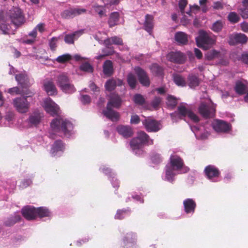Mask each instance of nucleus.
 <instances>
[{
  "label": "nucleus",
  "mask_w": 248,
  "mask_h": 248,
  "mask_svg": "<svg viewBox=\"0 0 248 248\" xmlns=\"http://www.w3.org/2000/svg\"><path fill=\"white\" fill-rule=\"evenodd\" d=\"M16 81L21 85H27L29 83V79L25 74H20L16 76Z\"/></svg>",
  "instance_id": "29"
},
{
  "label": "nucleus",
  "mask_w": 248,
  "mask_h": 248,
  "mask_svg": "<svg viewBox=\"0 0 248 248\" xmlns=\"http://www.w3.org/2000/svg\"><path fill=\"white\" fill-rule=\"evenodd\" d=\"M194 53L195 56L198 59H201L202 57V52L198 48L194 49Z\"/></svg>",
  "instance_id": "59"
},
{
  "label": "nucleus",
  "mask_w": 248,
  "mask_h": 248,
  "mask_svg": "<svg viewBox=\"0 0 248 248\" xmlns=\"http://www.w3.org/2000/svg\"><path fill=\"white\" fill-rule=\"evenodd\" d=\"M185 211L187 213L193 212L196 204L194 202L190 199H188L184 202Z\"/></svg>",
  "instance_id": "24"
},
{
  "label": "nucleus",
  "mask_w": 248,
  "mask_h": 248,
  "mask_svg": "<svg viewBox=\"0 0 248 248\" xmlns=\"http://www.w3.org/2000/svg\"><path fill=\"white\" fill-rule=\"evenodd\" d=\"M223 27V22L221 21L218 20L213 24L212 30L215 32H219L221 31Z\"/></svg>",
  "instance_id": "39"
},
{
  "label": "nucleus",
  "mask_w": 248,
  "mask_h": 248,
  "mask_svg": "<svg viewBox=\"0 0 248 248\" xmlns=\"http://www.w3.org/2000/svg\"><path fill=\"white\" fill-rule=\"evenodd\" d=\"M122 83V81L120 79H109L106 82L105 88L106 90L111 91L114 90L116 86H120Z\"/></svg>",
  "instance_id": "18"
},
{
  "label": "nucleus",
  "mask_w": 248,
  "mask_h": 248,
  "mask_svg": "<svg viewBox=\"0 0 248 248\" xmlns=\"http://www.w3.org/2000/svg\"><path fill=\"white\" fill-rule=\"evenodd\" d=\"M187 4V1L186 0H180L179 3V8L180 9L181 12L184 14V9L185 7Z\"/></svg>",
  "instance_id": "49"
},
{
  "label": "nucleus",
  "mask_w": 248,
  "mask_h": 248,
  "mask_svg": "<svg viewBox=\"0 0 248 248\" xmlns=\"http://www.w3.org/2000/svg\"><path fill=\"white\" fill-rule=\"evenodd\" d=\"M29 36L30 37H31V39H33V40L35 41V39L37 36V31L36 30L34 29L33 31H32L31 32H30L29 33Z\"/></svg>",
  "instance_id": "62"
},
{
  "label": "nucleus",
  "mask_w": 248,
  "mask_h": 248,
  "mask_svg": "<svg viewBox=\"0 0 248 248\" xmlns=\"http://www.w3.org/2000/svg\"><path fill=\"white\" fill-rule=\"evenodd\" d=\"M81 101L84 104H87L91 102V98L88 95H83L81 97Z\"/></svg>",
  "instance_id": "51"
},
{
  "label": "nucleus",
  "mask_w": 248,
  "mask_h": 248,
  "mask_svg": "<svg viewBox=\"0 0 248 248\" xmlns=\"http://www.w3.org/2000/svg\"><path fill=\"white\" fill-rule=\"evenodd\" d=\"M10 17L16 26L22 24L24 21L21 10L18 8H14L10 11Z\"/></svg>",
  "instance_id": "9"
},
{
  "label": "nucleus",
  "mask_w": 248,
  "mask_h": 248,
  "mask_svg": "<svg viewBox=\"0 0 248 248\" xmlns=\"http://www.w3.org/2000/svg\"><path fill=\"white\" fill-rule=\"evenodd\" d=\"M205 172L206 175L209 179L217 177L219 174L217 169L215 167L210 165L206 167Z\"/></svg>",
  "instance_id": "21"
},
{
  "label": "nucleus",
  "mask_w": 248,
  "mask_h": 248,
  "mask_svg": "<svg viewBox=\"0 0 248 248\" xmlns=\"http://www.w3.org/2000/svg\"><path fill=\"white\" fill-rule=\"evenodd\" d=\"M241 30L244 32H248V23L243 22L241 24Z\"/></svg>",
  "instance_id": "58"
},
{
  "label": "nucleus",
  "mask_w": 248,
  "mask_h": 248,
  "mask_svg": "<svg viewBox=\"0 0 248 248\" xmlns=\"http://www.w3.org/2000/svg\"><path fill=\"white\" fill-rule=\"evenodd\" d=\"M167 58L171 62L183 63L186 59V56L180 51L171 52L167 55Z\"/></svg>",
  "instance_id": "15"
},
{
  "label": "nucleus",
  "mask_w": 248,
  "mask_h": 248,
  "mask_svg": "<svg viewBox=\"0 0 248 248\" xmlns=\"http://www.w3.org/2000/svg\"><path fill=\"white\" fill-rule=\"evenodd\" d=\"M235 90L237 93L243 94L246 92V86L245 84L242 82L238 81L236 83Z\"/></svg>",
  "instance_id": "31"
},
{
  "label": "nucleus",
  "mask_w": 248,
  "mask_h": 248,
  "mask_svg": "<svg viewBox=\"0 0 248 248\" xmlns=\"http://www.w3.org/2000/svg\"><path fill=\"white\" fill-rule=\"evenodd\" d=\"M199 113L204 117L213 116L215 112V106L212 104L207 105L205 103H202L199 107Z\"/></svg>",
  "instance_id": "8"
},
{
  "label": "nucleus",
  "mask_w": 248,
  "mask_h": 248,
  "mask_svg": "<svg viewBox=\"0 0 248 248\" xmlns=\"http://www.w3.org/2000/svg\"><path fill=\"white\" fill-rule=\"evenodd\" d=\"M153 16L147 15L146 16L145 21L144 22L145 29L150 33L151 32L152 29L153 27Z\"/></svg>",
  "instance_id": "25"
},
{
  "label": "nucleus",
  "mask_w": 248,
  "mask_h": 248,
  "mask_svg": "<svg viewBox=\"0 0 248 248\" xmlns=\"http://www.w3.org/2000/svg\"><path fill=\"white\" fill-rule=\"evenodd\" d=\"M58 40L57 37H53L49 43V45L51 49L53 50H55L56 47V43Z\"/></svg>",
  "instance_id": "48"
},
{
  "label": "nucleus",
  "mask_w": 248,
  "mask_h": 248,
  "mask_svg": "<svg viewBox=\"0 0 248 248\" xmlns=\"http://www.w3.org/2000/svg\"><path fill=\"white\" fill-rule=\"evenodd\" d=\"M170 166H167L166 169V179L168 181H171L175 173L173 170H179L184 165L183 162L181 158L176 155H171L170 158Z\"/></svg>",
  "instance_id": "3"
},
{
  "label": "nucleus",
  "mask_w": 248,
  "mask_h": 248,
  "mask_svg": "<svg viewBox=\"0 0 248 248\" xmlns=\"http://www.w3.org/2000/svg\"><path fill=\"white\" fill-rule=\"evenodd\" d=\"M241 16L243 18H248V10H244L241 13Z\"/></svg>",
  "instance_id": "64"
},
{
  "label": "nucleus",
  "mask_w": 248,
  "mask_h": 248,
  "mask_svg": "<svg viewBox=\"0 0 248 248\" xmlns=\"http://www.w3.org/2000/svg\"><path fill=\"white\" fill-rule=\"evenodd\" d=\"M35 213L36 216H38L41 217L48 216L50 214L48 209L43 207L35 208Z\"/></svg>",
  "instance_id": "32"
},
{
  "label": "nucleus",
  "mask_w": 248,
  "mask_h": 248,
  "mask_svg": "<svg viewBox=\"0 0 248 248\" xmlns=\"http://www.w3.org/2000/svg\"><path fill=\"white\" fill-rule=\"evenodd\" d=\"M0 30L2 31V33L4 34L8 33V26L4 23H1V24H0Z\"/></svg>",
  "instance_id": "52"
},
{
  "label": "nucleus",
  "mask_w": 248,
  "mask_h": 248,
  "mask_svg": "<svg viewBox=\"0 0 248 248\" xmlns=\"http://www.w3.org/2000/svg\"><path fill=\"white\" fill-rule=\"evenodd\" d=\"M121 103V100L116 94H112L108 103L107 109L103 111L104 115L112 121L119 120L120 115L119 113L112 110L111 107L118 108Z\"/></svg>",
  "instance_id": "2"
},
{
  "label": "nucleus",
  "mask_w": 248,
  "mask_h": 248,
  "mask_svg": "<svg viewBox=\"0 0 248 248\" xmlns=\"http://www.w3.org/2000/svg\"><path fill=\"white\" fill-rule=\"evenodd\" d=\"M42 106L46 112L52 116L57 114L59 112L58 105L49 97L43 100Z\"/></svg>",
  "instance_id": "6"
},
{
  "label": "nucleus",
  "mask_w": 248,
  "mask_h": 248,
  "mask_svg": "<svg viewBox=\"0 0 248 248\" xmlns=\"http://www.w3.org/2000/svg\"><path fill=\"white\" fill-rule=\"evenodd\" d=\"M104 43L107 47H109V46L112 44L123 45V41L121 38L117 36H113L105 40Z\"/></svg>",
  "instance_id": "23"
},
{
  "label": "nucleus",
  "mask_w": 248,
  "mask_h": 248,
  "mask_svg": "<svg viewBox=\"0 0 248 248\" xmlns=\"http://www.w3.org/2000/svg\"><path fill=\"white\" fill-rule=\"evenodd\" d=\"M8 92L12 94H17L20 93L17 87H13L8 90Z\"/></svg>",
  "instance_id": "54"
},
{
  "label": "nucleus",
  "mask_w": 248,
  "mask_h": 248,
  "mask_svg": "<svg viewBox=\"0 0 248 248\" xmlns=\"http://www.w3.org/2000/svg\"><path fill=\"white\" fill-rule=\"evenodd\" d=\"M200 10V7L197 5H194L193 6H190V11L187 12V14L189 15L191 12H193L194 11H199Z\"/></svg>",
  "instance_id": "61"
},
{
  "label": "nucleus",
  "mask_w": 248,
  "mask_h": 248,
  "mask_svg": "<svg viewBox=\"0 0 248 248\" xmlns=\"http://www.w3.org/2000/svg\"><path fill=\"white\" fill-rule=\"evenodd\" d=\"M62 17L64 18H72L75 16L73 9L64 11L62 14Z\"/></svg>",
  "instance_id": "42"
},
{
  "label": "nucleus",
  "mask_w": 248,
  "mask_h": 248,
  "mask_svg": "<svg viewBox=\"0 0 248 248\" xmlns=\"http://www.w3.org/2000/svg\"><path fill=\"white\" fill-rule=\"evenodd\" d=\"M175 40L180 44L186 45L188 42V36L184 32H177L175 35Z\"/></svg>",
  "instance_id": "19"
},
{
  "label": "nucleus",
  "mask_w": 248,
  "mask_h": 248,
  "mask_svg": "<svg viewBox=\"0 0 248 248\" xmlns=\"http://www.w3.org/2000/svg\"><path fill=\"white\" fill-rule=\"evenodd\" d=\"M216 39L212 38L203 31H200L198 37L196 38V43L198 46L206 49L207 45H212L215 44Z\"/></svg>",
  "instance_id": "4"
},
{
  "label": "nucleus",
  "mask_w": 248,
  "mask_h": 248,
  "mask_svg": "<svg viewBox=\"0 0 248 248\" xmlns=\"http://www.w3.org/2000/svg\"><path fill=\"white\" fill-rule=\"evenodd\" d=\"M127 81L129 86L131 89L135 88L137 84V79L135 76L133 74H128L127 75Z\"/></svg>",
  "instance_id": "34"
},
{
  "label": "nucleus",
  "mask_w": 248,
  "mask_h": 248,
  "mask_svg": "<svg viewBox=\"0 0 248 248\" xmlns=\"http://www.w3.org/2000/svg\"><path fill=\"white\" fill-rule=\"evenodd\" d=\"M134 100L135 103L142 105L144 102L143 97L140 94H136L134 97Z\"/></svg>",
  "instance_id": "47"
},
{
  "label": "nucleus",
  "mask_w": 248,
  "mask_h": 248,
  "mask_svg": "<svg viewBox=\"0 0 248 248\" xmlns=\"http://www.w3.org/2000/svg\"><path fill=\"white\" fill-rule=\"evenodd\" d=\"M178 111L179 117L180 118L181 116H187L194 122L197 123L199 121L198 117L190 110L186 108L183 105H181L178 107Z\"/></svg>",
  "instance_id": "12"
},
{
  "label": "nucleus",
  "mask_w": 248,
  "mask_h": 248,
  "mask_svg": "<svg viewBox=\"0 0 248 248\" xmlns=\"http://www.w3.org/2000/svg\"><path fill=\"white\" fill-rule=\"evenodd\" d=\"M34 29L37 31H38L40 32H43L45 31V24L43 23H40L38 24Z\"/></svg>",
  "instance_id": "56"
},
{
  "label": "nucleus",
  "mask_w": 248,
  "mask_h": 248,
  "mask_svg": "<svg viewBox=\"0 0 248 248\" xmlns=\"http://www.w3.org/2000/svg\"><path fill=\"white\" fill-rule=\"evenodd\" d=\"M41 118V116L39 114L32 115L30 118V122L32 124H36L40 122Z\"/></svg>",
  "instance_id": "44"
},
{
  "label": "nucleus",
  "mask_w": 248,
  "mask_h": 248,
  "mask_svg": "<svg viewBox=\"0 0 248 248\" xmlns=\"http://www.w3.org/2000/svg\"><path fill=\"white\" fill-rule=\"evenodd\" d=\"M173 80L175 84L178 86H184L186 84L184 78L179 75H174L173 77Z\"/></svg>",
  "instance_id": "37"
},
{
  "label": "nucleus",
  "mask_w": 248,
  "mask_h": 248,
  "mask_svg": "<svg viewBox=\"0 0 248 248\" xmlns=\"http://www.w3.org/2000/svg\"><path fill=\"white\" fill-rule=\"evenodd\" d=\"M214 129L217 132H226L231 129V126L226 122L219 120H215L212 123Z\"/></svg>",
  "instance_id": "10"
},
{
  "label": "nucleus",
  "mask_w": 248,
  "mask_h": 248,
  "mask_svg": "<svg viewBox=\"0 0 248 248\" xmlns=\"http://www.w3.org/2000/svg\"><path fill=\"white\" fill-rule=\"evenodd\" d=\"M119 15L117 12H114L110 15L109 19L108 21L110 27H112L117 24L119 19Z\"/></svg>",
  "instance_id": "30"
},
{
  "label": "nucleus",
  "mask_w": 248,
  "mask_h": 248,
  "mask_svg": "<svg viewBox=\"0 0 248 248\" xmlns=\"http://www.w3.org/2000/svg\"><path fill=\"white\" fill-rule=\"evenodd\" d=\"M161 99L159 97H155L153 101L152 105L154 108H156L160 103Z\"/></svg>",
  "instance_id": "60"
},
{
  "label": "nucleus",
  "mask_w": 248,
  "mask_h": 248,
  "mask_svg": "<svg viewBox=\"0 0 248 248\" xmlns=\"http://www.w3.org/2000/svg\"><path fill=\"white\" fill-rule=\"evenodd\" d=\"M146 130L149 132H156L161 128L160 124L150 118L145 120L143 122Z\"/></svg>",
  "instance_id": "14"
},
{
  "label": "nucleus",
  "mask_w": 248,
  "mask_h": 248,
  "mask_svg": "<svg viewBox=\"0 0 248 248\" xmlns=\"http://www.w3.org/2000/svg\"><path fill=\"white\" fill-rule=\"evenodd\" d=\"M44 89L49 95H55L57 94V90L51 80H46L44 83Z\"/></svg>",
  "instance_id": "16"
},
{
  "label": "nucleus",
  "mask_w": 248,
  "mask_h": 248,
  "mask_svg": "<svg viewBox=\"0 0 248 248\" xmlns=\"http://www.w3.org/2000/svg\"><path fill=\"white\" fill-rule=\"evenodd\" d=\"M117 130L118 133L124 137H129L133 134L131 128L128 126L120 125L117 127Z\"/></svg>",
  "instance_id": "20"
},
{
  "label": "nucleus",
  "mask_w": 248,
  "mask_h": 248,
  "mask_svg": "<svg viewBox=\"0 0 248 248\" xmlns=\"http://www.w3.org/2000/svg\"><path fill=\"white\" fill-rule=\"evenodd\" d=\"M61 90L65 93H72L76 91V89L71 83L68 82L66 84L62 85Z\"/></svg>",
  "instance_id": "27"
},
{
  "label": "nucleus",
  "mask_w": 248,
  "mask_h": 248,
  "mask_svg": "<svg viewBox=\"0 0 248 248\" xmlns=\"http://www.w3.org/2000/svg\"><path fill=\"white\" fill-rule=\"evenodd\" d=\"M68 82H69V78L65 74H61L57 78V83L59 87H61L62 85L66 84Z\"/></svg>",
  "instance_id": "33"
},
{
  "label": "nucleus",
  "mask_w": 248,
  "mask_h": 248,
  "mask_svg": "<svg viewBox=\"0 0 248 248\" xmlns=\"http://www.w3.org/2000/svg\"><path fill=\"white\" fill-rule=\"evenodd\" d=\"M13 105L16 110L19 113H26L28 111L30 103L26 97H18L13 100Z\"/></svg>",
  "instance_id": "7"
},
{
  "label": "nucleus",
  "mask_w": 248,
  "mask_h": 248,
  "mask_svg": "<svg viewBox=\"0 0 248 248\" xmlns=\"http://www.w3.org/2000/svg\"><path fill=\"white\" fill-rule=\"evenodd\" d=\"M22 213L28 220L33 219L36 217L35 208L33 207L26 206L22 209Z\"/></svg>",
  "instance_id": "17"
},
{
  "label": "nucleus",
  "mask_w": 248,
  "mask_h": 248,
  "mask_svg": "<svg viewBox=\"0 0 248 248\" xmlns=\"http://www.w3.org/2000/svg\"><path fill=\"white\" fill-rule=\"evenodd\" d=\"M131 124H137L140 122V118L137 115H133L130 120Z\"/></svg>",
  "instance_id": "55"
},
{
  "label": "nucleus",
  "mask_w": 248,
  "mask_h": 248,
  "mask_svg": "<svg viewBox=\"0 0 248 248\" xmlns=\"http://www.w3.org/2000/svg\"><path fill=\"white\" fill-rule=\"evenodd\" d=\"M84 32L83 30L77 31L71 34H67L64 38L65 43L67 44H73L74 39L81 35Z\"/></svg>",
  "instance_id": "22"
},
{
  "label": "nucleus",
  "mask_w": 248,
  "mask_h": 248,
  "mask_svg": "<svg viewBox=\"0 0 248 248\" xmlns=\"http://www.w3.org/2000/svg\"><path fill=\"white\" fill-rule=\"evenodd\" d=\"M228 18L230 22L232 23H236L240 20L239 16L234 12L230 13L228 16Z\"/></svg>",
  "instance_id": "41"
},
{
  "label": "nucleus",
  "mask_w": 248,
  "mask_h": 248,
  "mask_svg": "<svg viewBox=\"0 0 248 248\" xmlns=\"http://www.w3.org/2000/svg\"><path fill=\"white\" fill-rule=\"evenodd\" d=\"M50 125L53 132L62 131L65 135H69L73 128L72 124L69 121L62 117H58L53 120Z\"/></svg>",
  "instance_id": "1"
},
{
  "label": "nucleus",
  "mask_w": 248,
  "mask_h": 248,
  "mask_svg": "<svg viewBox=\"0 0 248 248\" xmlns=\"http://www.w3.org/2000/svg\"><path fill=\"white\" fill-rule=\"evenodd\" d=\"M247 41L246 36L241 33H233L229 36L228 43L230 45H235L237 44H244Z\"/></svg>",
  "instance_id": "11"
},
{
  "label": "nucleus",
  "mask_w": 248,
  "mask_h": 248,
  "mask_svg": "<svg viewBox=\"0 0 248 248\" xmlns=\"http://www.w3.org/2000/svg\"><path fill=\"white\" fill-rule=\"evenodd\" d=\"M72 58L71 56L69 54H65L58 57L56 61L59 63H64Z\"/></svg>",
  "instance_id": "38"
},
{
  "label": "nucleus",
  "mask_w": 248,
  "mask_h": 248,
  "mask_svg": "<svg viewBox=\"0 0 248 248\" xmlns=\"http://www.w3.org/2000/svg\"><path fill=\"white\" fill-rule=\"evenodd\" d=\"M146 142L149 144L153 143L152 140H149V137L145 132H140L138 133L137 137L131 140L130 145L133 149H136Z\"/></svg>",
  "instance_id": "5"
},
{
  "label": "nucleus",
  "mask_w": 248,
  "mask_h": 248,
  "mask_svg": "<svg viewBox=\"0 0 248 248\" xmlns=\"http://www.w3.org/2000/svg\"><path fill=\"white\" fill-rule=\"evenodd\" d=\"M177 102L175 98L171 96H169L167 98V104L168 106L174 107L176 105Z\"/></svg>",
  "instance_id": "46"
},
{
  "label": "nucleus",
  "mask_w": 248,
  "mask_h": 248,
  "mask_svg": "<svg viewBox=\"0 0 248 248\" xmlns=\"http://www.w3.org/2000/svg\"><path fill=\"white\" fill-rule=\"evenodd\" d=\"M112 63L110 61L108 60L105 62L103 64V72L105 75L110 76L113 72Z\"/></svg>",
  "instance_id": "26"
},
{
  "label": "nucleus",
  "mask_w": 248,
  "mask_h": 248,
  "mask_svg": "<svg viewBox=\"0 0 248 248\" xmlns=\"http://www.w3.org/2000/svg\"><path fill=\"white\" fill-rule=\"evenodd\" d=\"M188 80L189 85L191 88H194L198 86L199 84V80L198 78L193 75L189 76Z\"/></svg>",
  "instance_id": "36"
},
{
  "label": "nucleus",
  "mask_w": 248,
  "mask_h": 248,
  "mask_svg": "<svg viewBox=\"0 0 248 248\" xmlns=\"http://www.w3.org/2000/svg\"><path fill=\"white\" fill-rule=\"evenodd\" d=\"M213 8L216 9H219L222 8V5L219 2H215L213 5Z\"/></svg>",
  "instance_id": "63"
},
{
  "label": "nucleus",
  "mask_w": 248,
  "mask_h": 248,
  "mask_svg": "<svg viewBox=\"0 0 248 248\" xmlns=\"http://www.w3.org/2000/svg\"><path fill=\"white\" fill-rule=\"evenodd\" d=\"M238 60H241L246 64H248V53H245L236 58Z\"/></svg>",
  "instance_id": "50"
},
{
  "label": "nucleus",
  "mask_w": 248,
  "mask_h": 248,
  "mask_svg": "<svg viewBox=\"0 0 248 248\" xmlns=\"http://www.w3.org/2000/svg\"><path fill=\"white\" fill-rule=\"evenodd\" d=\"M75 16L85 13L86 10L83 8L73 9Z\"/></svg>",
  "instance_id": "53"
},
{
  "label": "nucleus",
  "mask_w": 248,
  "mask_h": 248,
  "mask_svg": "<svg viewBox=\"0 0 248 248\" xmlns=\"http://www.w3.org/2000/svg\"><path fill=\"white\" fill-rule=\"evenodd\" d=\"M207 0H200L199 2L200 5L202 6V9L203 12H205L207 11V8L205 4L206 3Z\"/></svg>",
  "instance_id": "57"
},
{
  "label": "nucleus",
  "mask_w": 248,
  "mask_h": 248,
  "mask_svg": "<svg viewBox=\"0 0 248 248\" xmlns=\"http://www.w3.org/2000/svg\"><path fill=\"white\" fill-rule=\"evenodd\" d=\"M80 69L83 71L88 73H92L93 72V67L88 62L82 63L80 66Z\"/></svg>",
  "instance_id": "40"
},
{
  "label": "nucleus",
  "mask_w": 248,
  "mask_h": 248,
  "mask_svg": "<svg viewBox=\"0 0 248 248\" xmlns=\"http://www.w3.org/2000/svg\"><path fill=\"white\" fill-rule=\"evenodd\" d=\"M134 70L138 76L140 83L143 86H149L150 84V81L145 72L139 67H135Z\"/></svg>",
  "instance_id": "13"
},
{
  "label": "nucleus",
  "mask_w": 248,
  "mask_h": 248,
  "mask_svg": "<svg viewBox=\"0 0 248 248\" xmlns=\"http://www.w3.org/2000/svg\"><path fill=\"white\" fill-rule=\"evenodd\" d=\"M151 70L153 73L157 76H161L162 74V69L156 64H154L152 66Z\"/></svg>",
  "instance_id": "43"
},
{
  "label": "nucleus",
  "mask_w": 248,
  "mask_h": 248,
  "mask_svg": "<svg viewBox=\"0 0 248 248\" xmlns=\"http://www.w3.org/2000/svg\"><path fill=\"white\" fill-rule=\"evenodd\" d=\"M93 8L95 11L98 13L100 17L105 15V11L102 6L94 5Z\"/></svg>",
  "instance_id": "45"
},
{
  "label": "nucleus",
  "mask_w": 248,
  "mask_h": 248,
  "mask_svg": "<svg viewBox=\"0 0 248 248\" xmlns=\"http://www.w3.org/2000/svg\"><path fill=\"white\" fill-rule=\"evenodd\" d=\"M219 55V52L215 49L208 51L205 54V58L208 60H212L217 58Z\"/></svg>",
  "instance_id": "35"
},
{
  "label": "nucleus",
  "mask_w": 248,
  "mask_h": 248,
  "mask_svg": "<svg viewBox=\"0 0 248 248\" xmlns=\"http://www.w3.org/2000/svg\"><path fill=\"white\" fill-rule=\"evenodd\" d=\"M64 149V146L61 141H56L54 143L52 150L51 154L53 155H56L57 153L59 151H62Z\"/></svg>",
  "instance_id": "28"
}]
</instances>
